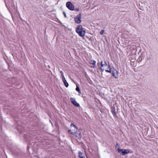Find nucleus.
Segmentation results:
<instances>
[{
  "instance_id": "nucleus-12",
  "label": "nucleus",
  "mask_w": 158,
  "mask_h": 158,
  "mask_svg": "<svg viewBox=\"0 0 158 158\" xmlns=\"http://www.w3.org/2000/svg\"><path fill=\"white\" fill-rule=\"evenodd\" d=\"M76 90L77 91V92H78V93L81 94V91L80 90V88H79L77 86V87H76Z\"/></svg>"
},
{
  "instance_id": "nucleus-13",
  "label": "nucleus",
  "mask_w": 158,
  "mask_h": 158,
  "mask_svg": "<svg viewBox=\"0 0 158 158\" xmlns=\"http://www.w3.org/2000/svg\"><path fill=\"white\" fill-rule=\"evenodd\" d=\"M64 85L66 87H68L69 85L68 83L67 82L66 80V81H64L63 82Z\"/></svg>"
},
{
  "instance_id": "nucleus-14",
  "label": "nucleus",
  "mask_w": 158,
  "mask_h": 158,
  "mask_svg": "<svg viewBox=\"0 0 158 158\" xmlns=\"http://www.w3.org/2000/svg\"><path fill=\"white\" fill-rule=\"evenodd\" d=\"M96 63V61H95L94 60V61H93L92 62V63H91V64H92L93 67L94 68V67H95V66H96V65H95Z\"/></svg>"
},
{
  "instance_id": "nucleus-19",
  "label": "nucleus",
  "mask_w": 158,
  "mask_h": 158,
  "mask_svg": "<svg viewBox=\"0 0 158 158\" xmlns=\"http://www.w3.org/2000/svg\"><path fill=\"white\" fill-rule=\"evenodd\" d=\"M63 14L64 15V17L66 18L67 17L66 15V13L65 12H63Z\"/></svg>"
},
{
  "instance_id": "nucleus-3",
  "label": "nucleus",
  "mask_w": 158,
  "mask_h": 158,
  "mask_svg": "<svg viewBox=\"0 0 158 158\" xmlns=\"http://www.w3.org/2000/svg\"><path fill=\"white\" fill-rule=\"evenodd\" d=\"M118 152L120 153H121L123 156H124L125 155L129 153L130 152V150L128 149H121L118 148L117 149Z\"/></svg>"
},
{
  "instance_id": "nucleus-18",
  "label": "nucleus",
  "mask_w": 158,
  "mask_h": 158,
  "mask_svg": "<svg viewBox=\"0 0 158 158\" xmlns=\"http://www.w3.org/2000/svg\"><path fill=\"white\" fill-rule=\"evenodd\" d=\"M62 80L63 82L66 81L64 77H62Z\"/></svg>"
},
{
  "instance_id": "nucleus-5",
  "label": "nucleus",
  "mask_w": 158,
  "mask_h": 158,
  "mask_svg": "<svg viewBox=\"0 0 158 158\" xmlns=\"http://www.w3.org/2000/svg\"><path fill=\"white\" fill-rule=\"evenodd\" d=\"M66 6L70 10H74V6L70 2H67L66 4Z\"/></svg>"
},
{
  "instance_id": "nucleus-9",
  "label": "nucleus",
  "mask_w": 158,
  "mask_h": 158,
  "mask_svg": "<svg viewBox=\"0 0 158 158\" xmlns=\"http://www.w3.org/2000/svg\"><path fill=\"white\" fill-rule=\"evenodd\" d=\"M78 156L79 158H85V154L80 151L78 152Z\"/></svg>"
},
{
  "instance_id": "nucleus-15",
  "label": "nucleus",
  "mask_w": 158,
  "mask_h": 158,
  "mask_svg": "<svg viewBox=\"0 0 158 158\" xmlns=\"http://www.w3.org/2000/svg\"><path fill=\"white\" fill-rule=\"evenodd\" d=\"M70 126L71 127H73L74 129H75V130H77V127L75 126L73 123H71V124Z\"/></svg>"
},
{
  "instance_id": "nucleus-7",
  "label": "nucleus",
  "mask_w": 158,
  "mask_h": 158,
  "mask_svg": "<svg viewBox=\"0 0 158 158\" xmlns=\"http://www.w3.org/2000/svg\"><path fill=\"white\" fill-rule=\"evenodd\" d=\"M71 103L76 107H80L79 104L76 101L75 98H70Z\"/></svg>"
},
{
  "instance_id": "nucleus-11",
  "label": "nucleus",
  "mask_w": 158,
  "mask_h": 158,
  "mask_svg": "<svg viewBox=\"0 0 158 158\" xmlns=\"http://www.w3.org/2000/svg\"><path fill=\"white\" fill-rule=\"evenodd\" d=\"M75 129H74L73 130H69L68 131L69 133L70 134H71L72 135H73L74 133H75Z\"/></svg>"
},
{
  "instance_id": "nucleus-10",
  "label": "nucleus",
  "mask_w": 158,
  "mask_h": 158,
  "mask_svg": "<svg viewBox=\"0 0 158 158\" xmlns=\"http://www.w3.org/2000/svg\"><path fill=\"white\" fill-rule=\"evenodd\" d=\"M111 112L114 116H115L116 115V114L115 111V109L113 108L112 109Z\"/></svg>"
},
{
  "instance_id": "nucleus-6",
  "label": "nucleus",
  "mask_w": 158,
  "mask_h": 158,
  "mask_svg": "<svg viewBox=\"0 0 158 158\" xmlns=\"http://www.w3.org/2000/svg\"><path fill=\"white\" fill-rule=\"evenodd\" d=\"M81 14L80 13L75 18L74 20L76 23H80L81 22Z\"/></svg>"
},
{
  "instance_id": "nucleus-21",
  "label": "nucleus",
  "mask_w": 158,
  "mask_h": 158,
  "mask_svg": "<svg viewBox=\"0 0 158 158\" xmlns=\"http://www.w3.org/2000/svg\"><path fill=\"white\" fill-rule=\"evenodd\" d=\"M75 10L77 11H78L79 10V9H75Z\"/></svg>"
},
{
  "instance_id": "nucleus-8",
  "label": "nucleus",
  "mask_w": 158,
  "mask_h": 158,
  "mask_svg": "<svg viewBox=\"0 0 158 158\" xmlns=\"http://www.w3.org/2000/svg\"><path fill=\"white\" fill-rule=\"evenodd\" d=\"M73 135L79 139H80L81 138V136L80 132L79 131L77 132V130H76L75 131V133Z\"/></svg>"
},
{
  "instance_id": "nucleus-17",
  "label": "nucleus",
  "mask_w": 158,
  "mask_h": 158,
  "mask_svg": "<svg viewBox=\"0 0 158 158\" xmlns=\"http://www.w3.org/2000/svg\"><path fill=\"white\" fill-rule=\"evenodd\" d=\"M104 33V30H102L100 32V34L101 35H102Z\"/></svg>"
},
{
  "instance_id": "nucleus-4",
  "label": "nucleus",
  "mask_w": 158,
  "mask_h": 158,
  "mask_svg": "<svg viewBox=\"0 0 158 158\" xmlns=\"http://www.w3.org/2000/svg\"><path fill=\"white\" fill-rule=\"evenodd\" d=\"M112 73V75L115 78L117 79L118 78V72L116 69L113 68L111 69V72Z\"/></svg>"
},
{
  "instance_id": "nucleus-2",
  "label": "nucleus",
  "mask_w": 158,
  "mask_h": 158,
  "mask_svg": "<svg viewBox=\"0 0 158 158\" xmlns=\"http://www.w3.org/2000/svg\"><path fill=\"white\" fill-rule=\"evenodd\" d=\"M101 69L102 72L104 71V69L103 68V67H108V68L109 69H105V71L106 72L111 73V69L110 67V66L109 65H108L106 64V62L105 61H104L103 63V62L102 61L101 62Z\"/></svg>"
},
{
  "instance_id": "nucleus-16",
  "label": "nucleus",
  "mask_w": 158,
  "mask_h": 158,
  "mask_svg": "<svg viewBox=\"0 0 158 158\" xmlns=\"http://www.w3.org/2000/svg\"><path fill=\"white\" fill-rule=\"evenodd\" d=\"M60 73L61 74V76L62 77H64V75L62 71H60Z\"/></svg>"
},
{
  "instance_id": "nucleus-22",
  "label": "nucleus",
  "mask_w": 158,
  "mask_h": 158,
  "mask_svg": "<svg viewBox=\"0 0 158 158\" xmlns=\"http://www.w3.org/2000/svg\"><path fill=\"white\" fill-rule=\"evenodd\" d=\"M105 69H108V70L109 69L108 68V67H106L105 68Z\"/></svg>"
},
{
  "instance_id": "nucleus-1",
  "label": "nucleus",
  "mask_w": 158,
  "mask_h": 158,
  "mask_svg": "<svg viewBox=\"0 0 158 158\" xmlns=\"http://www.w3.org/2000/svg\"><path fill=\"white\" fill-rule=\"evenodd\" d=\"M76 31L79 36L82 37L84 36L85 33V29L83 28L81 25L77 26L76 29Z\"/></svg>"
},
{
  "instance_id": "nucleus-20",
  "label": "nucleus",
  "mask_w": 158,
  "mask_h": 158,
  "mask_svg": "<svg viewBox=\"0 0 158 158\" xmlns=\"http://www.w3.org/2000/svg\"><path fill=\"white\" fill-rule=\"evenodd\" d=\"M119 145L118 143H116V147H117Z\"/></svg>"
},
{
  "instance_id": "nucleus-23",
  "label": "nucleus",
  "mask_w": 158,
  "mask_h": 158,
  "mask_svg": "<svg viewBox=\"0 0 158 158\" xmlns=\"http://www.w3.org/2000/svg\"><path fill=\"white\" fill-rule=\"evenodd\" d=\"M98 64H99V63H98Z\"/></svg>"
}]
</instances>
